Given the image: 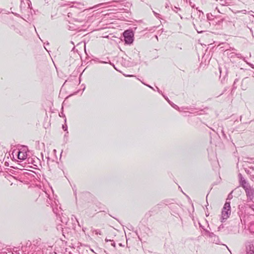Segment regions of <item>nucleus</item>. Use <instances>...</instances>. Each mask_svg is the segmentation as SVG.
Returning <instances> with one entry per match:
<instances>
[{
    "label": "nucleus",
    "instance_id": "obj_20",
    "mask_svg": "<svg viewBox=\"0 0 254 254\" xmlns=\"http://www.w3.org/2000/svg\"><path fill=\"white\" fill-rule=\"evenodd\" d=\"M219 69L220 73H221V67H219Z\"/></svg>",
    "mask_w": 254,
    "mask_h": 254
},
{
    "label": "nucleus",
    "instance_id": "obj_16",
    "mask_svg": "<svg viewBox=\"0 0 254 254\" xmlns=\"http://www.w3.org/2000/svg\"><path fill=\"white\" fill-rule=\"evenodd\" d=\"M213 236H214V237H215V236L214 235L213 233H210L209 234V237H212Z\"/></svg>",
    "mask_w": 254,
    "mask_h": 254
},
{
    "label": "nucleus",
    "instance_id": "obj_1",
    "mask_svg": "<svg viewBox=\"0 0 254 254\" xmlns=\"http://www.w3.org/2000/svg\"><path fill=\"white\" fill-rule=\"evenodd\" d=\"M193 25L197 32L198 33H201L206 31L207 28L210 26V23L207 20L204 18H199V20H196L195 23H193Z\"/></svg>",
    "mask_w": 254,
    "mask_h": 254
},
{
    "label": "nucleus",
    "instance_id": "obj_25",
    "mask_svg": "<svg viewBox=\"0 0 254 254\" xmlns=\"http://www.w3.org/2000/svg\"><path fill=\"white\" fill-rule=\"evenodd\" d=\"M103 64H108L107 62H103Z\"/></svg>",
    "mask_w": 254,
    "mask_h": 254
},
{
    "label": "nucleus",
    "instance_id": "obj_22",
    "mask_svg": "<svg viewBox=\"0 0 254 254\" xmlns=\"http://www.w3.org/2000/svg\"><path fill=\"white\" fill-rule=\"evenodd\" d=\"M105 241H106V242L111 241V240H109V239H105Z\"/></svg>",
    "mask_w": 254,
    "mask_h": 254
},
{
    "label": "nucleus",
    "instance_id": "obj_24",
    "mask_svg": "<svg viewBox=\"0 0 254 254\" xmlns=\"http://www.w3.org/2000/svg\"><path fill=\"white\" fill-rule=\"evenodd\" d=\"M216 9L218 11V12H220L219 10L217 9V8H216Z\"/></svg>",
    "mask_w": 254,
    "mask_h": 254
},
{
    "label": "nucleus",
    "instance_id": "obj_10",
    "mask_svg": "<svg viewBox=\"0 0 254 254\" xmlns=\"http://www.w3.org/2000/svg\"><path fill=\"white\" fill-rule=\"evenodd\" d=\"M93 232L96 234V235H102V233H101V232L100 230H98V229H96V230H93Z\"/></svg>",
    "mask_w": 254,
    "mask_h": 254
},
{
    "label": "nucleus",
    "instance_id": "obj_26",
    "mask_svg": "<svg viewBox=\"0 0 254 254\" xmlns=\"http://www.w3.org/2000/svg\"><path fill=\"white\" fill-rule=\"evenodd\" d=\"M202 14L203 17H204V16H203V12H202Z\"/></svg>",
    "mask_w": 254,
    "mask_h": 254
},
{
    "label": "nucleus",
    "instance_id": "obj_3",
    "mask_svg": "<svg viewBox=\"0 0 254 254\" xmlns=\"http://www.w3.org/2000/svg\"><path fill=\"white\" fill-rule=\"evenodd\" d=\"M124 40L126 43L130 44L133 41V33L130 30H126L124 33Z\"/></svg>",
    "mask_w": 254,
    "mask_h": 254
},
{
    "label": "nucleus",
    "instance_id": "obj_5",
    "mask_svg": "<svg viewBox=\"0 0 254 254\" xmlns=\"http://www.w3.org/2000/svg\"><path fill=\"white\" fill-rule=\"evenodd\" d=\"M114 68L119 72L122 73L126 76H132V75L126 74L123 73V69L124 68L123 64H112Z\"/></svg>",
    "mask_w": 254,
    "mask_h": 254
},
{
    "label": "nucleus",
    "instance_id": "obj_9",
    "mask_svg": "<svg viewBox=\"0 0 254 254\" xmlns=\"http://www.w3.org/2000/svg\"><path fill=\"white\" fill-rule=\"evenodd\" d=\"M242 187L244 188V189L245 190L247 188L251 187V186L246 182V183H244V184L242 186Z\"/></svg>",
    "mask_w": 254,
    "mask_h": 254
},
{
    "label": "nucleus",
    "instance_id": "obj_2",
    "mask_svg": "<svg viewBox=\"0 0 254 254\" xmlns=\"http://www.w3.org/2000/svg\"><path fill=\"white\" fill-rule=\"evenodd\" d=\"M231 206L229 202H226L221 213V222L227 219L231 214Z\"/></svg>",
    "mask_w": 254,
    "mask_h": 254
},
{
    "label": "nucleus",
    "instance_id": "obj_19",
    "mask_svg": "<svg viewBox=\"0 0 254 254\" xmlns=\"http://www.w3.org/2000/svg\"><path fill=\"white\" fill-rule=\"evenodd\" d=\"M74 216V218L75 219L76 221H77V222L78 223V224H79V222H78V221L77 219V218L74 216Z\"/></svg>",
    "mask_w": 254,
    "mask_h": 254
},
{
    "label": "nucleus",
    "instance_id": "obj_21",
    "mask_svg": "<svg viewBox=\"0 0 254 254\" xmlns=\"http://www.w3.org/2000/svg\"><path fill=\"white\" fill-rule=\"evenodd\" d=\"M112 245L115 247V243H113V244H112Z\"/></svg>",
    "mask_w": 254,
    "mask_h": 254
},
{
    "label": "nucleus",
    "instance_id": "obj_14",
    "mask_svg": "<svg viewBox=\"0 0 254 254\" xmlns=\"http://www.w3.org/2000/svg\"><path fill=\"white\" fill-rule=\"evenodd\" d=\"M249 206L250 208H251L254 211V203L249 204Z\"/></svg>",
    "mask_w": 254,
    "mask_h": 254
},
{
    "label": "nucleus",
    "instance_id": "obj_4",
    "mask_svg": "<svg viewBox=\"0 0 254 254\" xmlns=\"http://www.w3.org/2000/svg\"><path fill=\"white\" fill-rule=\"evenodd\" d=\"M248 201H252L254 198V190L251 187L245 190Z\"/></svg>",
    "mask_w": 254,
    "mask_h": 254
},
{
    "label": "nucleus",
    "instance_id": "obj_11",
    "mask_svg": "<svg viewBox=\"0 0 254 254\" xmlns=\"http://www.w3.org/2000/svg\"><path fill=\"white\" fill-rule=\"evenodd\" d=\"M168 102L171 105V106L175 109H177L178 108H179L178 106L174 104H171L170 102V101L169 100V99L167 98V99H166Z\"/></svg>",
    "mask_w": 254,
    "mask_h": 254
},
{
    "label": "nucleus",
    "instance_id": "obj_23",
    "mask_svg": "<svg viewBox=\"0 0 254 254\" xmlns=\"http://www.w3.org/2000/svg\"><path fill=\"white\" fill-rule=\"evenodd\" d=\"M76 56H77V57H80V56H79L78 54H76Z\"/></svg>",
    "mask_w": 254,
    "mask_h": 254
},
{
    "label": "nucleus",
    "instance_id": "obj_18",
    "mask_svg": "<svg viewBox=\"0 0 254 254\" xmlns=\"http://www.w3.org/2000/svg\"><path fill=\"white\" fill-rule=\"evenodd\" d=\"M157 88V91L159 93H161L162 94V92L159 90V88H158V87H156Z\"/></svg>",
    "mask_w": 254,
    "mask_h": 254
},
{
    "label": "nucleus",
    "instance_id": "obj_8",
    "mask_svg": "<svg viewBox=\"0 0 254 254\" xmlns=\"http://www.w3.org/2000/svg\"><path fill=\"white\" fill-rule=\"evenodd\" d=\"M235 51H236V50L234 48H230V49H227L226 50L225 52L226 53V54L228 55H229L230 54H235L236 56H237L238 58H240L241 57V55L239 54H236L235 53Z\"/></svg>",
    "mask_w": 254,
    "mask_h": 254
},
{
    "label": "nucleus",
    "instance_id": "obj_6",
    "mask_svg": "<svg viewBox=\"0 0 254 254\" xmlns=\"http://www.w3.org/2000/svg\"><path fill=\"white\" fill-rule=\"evenodd\" d=\"M18 158L20 160H24L27 156V152L24 150L18 151Z\"/></svg>",
    "mask_w": 254,
    "mask_h": 254
},
{
    "label": "nucleus",
    "instance_id": "obj_12",
    "mask_svg": "<svg viewBox=\"0 0 254 254\" xmlns=\"http://www.w3.org/2000/svg\"><path fill=\"white\" fill-rule=\"evenodd\" d=\"M240 176H241L240 175ZM247 181L243 178H242V176H241V181H240V183H241V186L243 185V184H244V183H246Z\"/></svg>",
    "mask_w": 254,
    "mask_h": 254
},
{
    "label": "nucleus",
    "instance_id": "obj_7",
    "mask_svg": "<svg viewBox=\"0 0 254 254\" xmlns=\"http://www.w3.org/2000/svg\"><path fill=\"white\" fill-rule=\"evenodd\" d=\"M247 254H254V246L253 244L250 243L247 246Z\"/></svg>",
    "mask_w": 254,
    "mask_h": 254
},
{
    "label": "nucleus",
    "instance_id": "obj_13",
    "mask_svg": "<svg viewBox=\"0 0 254 254\" xmlns=\"http://www.w3.org/2000/svg\"><path fill=\"white\" fill-rule=\"evenodd\" d=\"M212 15L211 13H208L207 14V18L208 20H211L212 19Z\"/></svg>",
    "mask_w": 254,
    "mask_h": 254
},
{
    "label": "nucleus",
    "instance_id": "obj_15",
    "mask_svg": "<svg viewBox=\"0 0 254 254\" xmlns=\"http://www.w3.org/2000/svg\"><path fill=\"white\" fill-rule=\"evenodd\" d=\"M142 83H143L144 84H145V83H144L143 82H142ZM146 86H147L148 87H149V88H151L152 89L154 90V89H153V88L152 87H151V86H150V85H147V84H146Z\"/></svg>",
    "mask_w": 254,
    "mask_h": 254
},
{
    "label": "nucleus",
    "instance_id": "obj_17",
    "mask_svg": "<svg viewBox=\"0 0 254 254\" xmlns=\"http://www.w3.org/2000/svg\"><path fill=\"white\" fill-rule=\"evenodd\" d=\"M63 129L64 130H66L67 129V127L65 126L64 127V126H63Z\"/></svg>",
    "mask_w": 254,
    "mask_h": 254
}]
</instances>
